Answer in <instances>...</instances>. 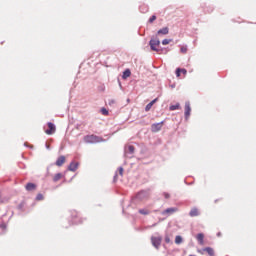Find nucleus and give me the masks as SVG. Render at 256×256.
Here are the masks:
<instances>
[{"mask_svg":"<svg viewBox=\"0 0 256 256\" xmlns=\"http://www.w3.org/2000/svg\"><path fill=\"white\" fill-rule=\"evenodd\" d=\"M161 45V41L157 36L151 38L149 41V46L151 51H156V53H159L161 55L162 53H167V50L165 48H158Z\"/></svg>","mask_w":256,"mask_h":256,"instance_id":"obj_1","label":"nucleus"},{"mask_svg":"<svg viewBox=\"0 0 256 256\" xmlns=\"http://www.w3.org/2000/svg\"><path fill=\"white\" fill-rule=\"evenodd\" d=\"M85 143H102L103 138L96 136V135H87L84 137Z\"/></svg>","mask_w":256,"mask_h":256,"instance_id":"obj_2","label":"nucleus"},{"mask_svg":"<svg viewBox=\"0 0 256 256\" xmlns=\"http://www.w3.org/2000/svg\"><path fill=\"white\" fill-rule=\"evenodd\" d=\"M163 241V237L158 236H152L151 237V243L153 245V247H155V249H159V247H161V242Z\"/></svg>","mask_w":256,"mask_h":256,"instance_id":"obj_3","label":"nucleus"},{"mask_svg":"<svg viewBox=\"0 0 256 256\" xmlns=\"http://www.w3.org/2000/svg\"><path fill=\"white\" fill-rule=\"evenodd\" d=\"M163 123L164 121H161L159 123H154L151 125V131L152 133H159V131L162 129L163 127Z\"/></svg>","mask_w":256,"mask_h":256,"instance_id":"obj_4","label":"nucleus"},{"mask_svg":"<svg viewBox=\"0 0 256 256\" xmlns=\"http://www.w3.org/2000/svg\"><path fill=\"white\" fill-rule=\"evenodd\" d=\"M185 119H189V117L191 116V103L189 102H185Z\"/></svg>","mask_w":256,"mask_h":256,"instance_id":"obj_5","label":"nucleus"},{"mask_svg":"<svg viewBox=\"0 0 256 256\" xmlns=\"http://www.w3.org/2000/svg\"><path fill=\"white\" fill-rule=\"evenodd\" d=\"M55 131H56L55 124H53V122H48V130H46L45 133L47 135H53Z\"/></svg>","mask_w":256,"mask_h":256,"instance_id":"obj_6","label":"nucleus"},{"mask_svg":"<svg viewBox=\"0 0 256 256\" xmlns=\"http://www.w3.org/2000/svg\"><path fill=\"white\" fill-rule=\"evenodd\" d=\"M173 213H177V208H175V207H170V208L165 209V210L162 212V215H173Z\"/></svg>","mask_w":256,"mask_h":256,"instance_id":"obj_7","label":"nucleus"},{"mask_svg":"<svg viewBox=\"0 0 256 256\" xmlns=\"http://www.w3.org/2000/svg\"><path fill=\"white\" fill-rule=\"evenodd\" d=\"M124 153H125V155H127L128 153L130 155H133V153H135V146H133V145L126 146L124 148Z\"/></svg>","mask_w":256,"mask_h":256,"instance_id":"obj_8","label":"nucleus"},{"mask_svg":"<svg viewBox=\"0 0 256 256\" xmlns=\"http://www.w3.org/2000/svg\"><path fill=\"white\" fill-rule=\"evenodd\" d=\"M79 168V162H71L68 166V171L75 172Z\"/></svg>","mask_w":256,"mask_h":256,"instance_id":"obj_9","label":"nucleus"},{"mask_svg":"<svg viewBox=\"0 0 256 256\" xmlns=\"http://www.w3.org/2000/svg\"><path fill=\"white\" fill-rule=\"evenodd\" d=\"M148 193L145 190H141L140 192L137 193L136 199H139L140 201L145 199L147 197Z\"/></svg>","mask_w":256,"mask_h":256,"instance_id":"obj_10","label":"nucleus"},{"mask_svg":"<svg viewBox=\"0 0 256 256\" xmlns=\"http://www.w3.org/2000/svg\"><path fill=\"white\" fill-rule=\"evenodd\" d=\"M26 191H35L37 189V185L35 183H27L25 186Z\"/></svg>","mask_w":256,"mask_h":256,"instance_id":"obj_11","label":"nucleus"},{"mask_svg":"<svg viewBox=\"0 0 256 256\" xmlns=\"http://www.w3.org/2000/svg\"><path fill=\"white\" fill-rule=\"evenodd\" d=\"M63 163H65V156H59L55 162V165H57V167H62Z\"/></svg>","mask_w":256,"mask_h":256,"instance_id":"obj_12","label":"nucleus"},{"mask_svg":"<svg viewBox=\"0 0 256 256\" xmlns=\"http://www.w3.org/2000/svg\"><path fill=\"white\" fill-rule=\"evenodd\" d=\"M157 35H169V28L164 27V28L158 30Z\"/></svg>","mask_w":256,"mask_h":256,"instance_id":"obj_13","label":"nucleus"},{"mask_svg":"<svg viewBox=\"0 0 256 256\" xmlns=\"http://www.w3.org/2000/svg\"><path fill=\"white\" fill-rule=\"evenodd\" d=\"M202 251H205L206 253H208L209 256L215 255V250H213V248H211V247H206V248L202 249Z\"/></svg>","mask_w":256,"mask_h":256,"instance_id":"obj_14","label":"nucleus"},{"mask_svg":"<svg viewBox=\"0 0 256 256\" xmlns=\"http://www.w3.org/2000/svg\"><path fill=\"white\" fill-rule=\"evenodd\" d=\"M190 217H198L199 215V210L197 208H192L191 211L189 212Z\"/></svg>","mask_w":256,"mask_h":256,"instance_id":"obj_15","label":"nucleus"},{"mask_svg":"<svg viewBox=\"0 0 256 256\" xmlns=\"http://www.w3.org/2000/svg\"><path fill=\"white\" fill-rule=\"evenodd\" d=\"M196 239L200 243V245H203V239H205V235L203 233H199L197 234Z\"/></svg>","mask_w":256,"mask_h":256,"instance_id":"obj_16","label":"nucleus"},{"mask_svg":"<svg viewBox=\"0 0 256 256\" xmlns=\"http://www.w3.org/2000/svg\"><path fill=\"white\" fill-rule=\"evenodd\" d=\"M127 77H131V70L126 69L122 74V79H127Z\"/></svg>","mask_w":256,"mask_h":256,"instance_id":"obj_17","label":"nucleus"},{"mask_svg":"<svg viewBox=\"0 0 256 256\" xmlns=\"http://www.w3.org/2000/svg\"><path fill=\"white\" fill-rule=\"evenodd\" d=\"M177 109H181V105L179 103H176L175 105H171L169 107L170 111H177Z\"/></svg>","mask_w":256,"mask_h":256,"instance_id":"obj_18","label":"nucleus"},{"mask_svg":"<svg viewBox=\"0 0 256 256\" xmlns=\"http://www.w3.org/2000/svg\"><path fill=\"white\" fill-rule=\"evenodd\" d=\"M62 177H63L62 173H57L56 175H54L53 177L54 183H57V181H59Z\"/></svg>","mask_w":256,"mask_h":256,"instance_id":"obj_19","label":"nucleus"},{"mask_svg":"<svg viewBox=\"0 0 256 256\" xmlns=\"http://www.w3.org/2000/svg\"><path fill=\"white\" fill-rule=\"evenodd\" d=\"M175 243H176V245H181V243H183V237H181V236H176L175 237Z\"/></svg>","mask_w":256,"mask_h":256,"instance_id":"obj_20","label":"nucleus"},{"mask_svg":"<svg viewBox=\"0 0 256 256\" xmlns=\"http://www.w3.org/2000/svg\"><path fill=\"white\" fill-rule=\"evenodd\" d=\"M138 213H140V215H149L151 212L147 209H139Z\"/></svg>","mask_w":256,"mask_h":256,"instance_id":"obj_21","label":"nucleus"},{"mask_svg":"<svg viewBox=\"0 0 256 256\" xmlns=\"http://www.w3.org/2000/svg\"><path fill=\"white\" fill-rule=\"evenodd\" d=\"M147 11H149V8H147L146 6H140L141 13H147Z\"/></svg>","mask_w":256,"mask_h":256,"instance_id":"obj_22","label":"nucleus"},{"mask_svg":"<svg viewBox=\"0 0 256 256\" xmlns=\"http://www.w3.org/2000/svg\"><path fill=\"white\" fill-rule=\"evenodd\" d=\"M80 223H83V221L82 220L77 221V219L72 218V225H79Z\"/></svg>","mask_w":256,"mask_h":256,"instance_id":"obj_23","label":"nucleus"},{"mask_svg":"<svg viewBox=\"0 0 256 256\" xmlns=\"http://www.w3.org/2000/svg\"><path fill=\"white\" fill-rule=\"evenodd\" d=\"M171 43V39L162 40V45H169Z\"/></svg>","mask_w":256,"mask_h":256,"instance_id":"obj_24","label":"nucleus"},{"mask_svg":"<svg viewBox=\"0 0 256 256\" xmlns=\"http://www.w3.org/2000/svg\"><path fill=\"white\" fill-rule=\"evenodd\" d=\"M151 107H153V103H148L145 107V111H151Z\"/></svg>","mask_w":256,"mask_h":256,"instance_id":"obj_25","label":"nucleus"},{"mask_svg":"<svg viewBox=\"0 0 256 256\" xmlns=\"http://www.w3.org/2000/svg\"><path fill=\"white\" fill-rule=\"evenodd\" d=\"M157 19V16L155 15H152L149 20H148V23H153V21H155Z\"/></svg>","mask_w":256,"mask_h":256,"instance_id":"obj_26","label":"nucleus"},{"mask_svg":"<svg viewBox=\"0 0 256 256\" xmlns=\"http://www.w3.org/2000/svg\"><path fill=\"white\" fill-rule=\"evenodd\" d=\"M36 201H43V194H37Z\"/></svg>","mask_w":256,"mask_h":256,"instance_id":"obj_27","label":"nucleus"},{"mask_svg":"<svg viewBox=\"0 0 256 256\" xmlns=\"http://www.w3.org/2000/svg\"><path fill=\"white\" fill-rule=\"evenodd\" d=\"M176 77H181V68L176 69Z\"/></svg>","mask_w":256,"mask_h":256,"instance_id":"obj_28","label":"nucleus"},{"mask_svg":"<svg viewBox=\"0 0 256 256\" xmlns=\"http://www.w3.org/2000/svg\"><path fill=\"white\" fill-rule=\"evenodd\" d=\"M0 229H3V230L7 229V224H5V222H2L0 224Z\"/></svg>","mask_w":256,"mask_h":256,"instance_id":"obj_29","label":"nucleus"},{"mask_svg":"<svg viewBox=\"0 0 256 256\" xmlns=\"http://www.w3.org/2000/svg\"><path fill=\"white\" fill-rule=\"evenodd\" d=\"M101 111H102V115H109V111H107V109L102 108Z\"/></svg>","mask_w":256,"mask_h":256,"instance_id":"obj_30","label":"nucleus"},{"mask_svg":"<svg viewBox=\"0 0 256 256\" xmlns=\"http://www.w3.org/2000/svg\"><path fill=\"white\" fill-rule=\"evenodd\" d=\"M180 73H183V75H187V69L180 68Z\"/></svg>","mask_w":256,"mask_h":256,"instance_id":"obj_31","label":"nucleus"},{"mask_svg":"<svg viewBox=\"0 0 256 256\" xmlns=\"http://www.w3.org/2000/svg\"><path fill=\"white\" fill-rule=\"evenodd\" d=\"M165 243H171V238H169V235L165 236Z\"/></svg>","mask_w":256,"mask_h":256,"instance_id":"obj_32","label":"nucleus"},{"mask_svg":"<svg viewBox=\"0 0 256 256\" xmlns=\"http://www.w3.org/2000/svg\"><path fill=\"white\" fill-rule=\"evenodd\" d=\"M163 195H164L165 199H169V197H171V195H169V193H167V192H164Z\"/></svg>","mask_w":256,"mask_h":256,"instance_id":"obj_33","label":"nucleus"},{"mask_svg":"<svg viewBox=\"0 0 256 256\" xmlns=\"http://www.w3.org/2000/svg\"><path fill=\"white\" fill-rule=\"evenodd\" d=\"M118 171H119V175H123V167L120 166V167L118 168Z\"/></svg>","mask_w":256,"mask_h":256,"instance_id":"obj_34","label":"nucleus"},{"mask_svg":"<svg viewBox=\"0 0 256 256\" xmlns=\"http://www.w3.org/2000/svg\"><path fill=\"white\" fill-rule=\"evenodd\" d=\"M151 227H157V223H154L151 226H147L146 229H151Z\"/></svg>","mask_w":256,"mask_h":256,"instance_id":"obj_35","label":"nucleus"},{"mask_svg":"<svg viewBox=\"0 0 256 256\" xmlns=\"http://www.w3.org/2000/svg\"><path fill=\"white\" fill-rule=\"evenodd\" d=\"M181 53H187V48L182 47V48H181Z\"/></svg>","mask_w":256,"mask_h":256,"instance_id":"obj_36","label":"nucleus"},{"mask_svg":"<svg viewBox=\"0 0 256 256\" xmlns=\"http://www.w3.org/2000/svg\"><path fill=\"white\" fill-rule=\"evenodd\" d=\"M158 99L155 98L154 100H152L150 103H152V106L155 105V103H157Z\"/></svg>","mask_w":256,"mask_h":256,"instance_id":"obj_37","label":"nucleus"},{"mask_svg":"<svg viewBox=\"0 0 256 256\" xmlns=\"http://www.w3.org/2000/svg\"><path fill=\"white\" fill-rule=\"evenodd\" d=\"M113 181L114 183L117 181V173L114 175Z\"/></svg>","mask_w":256,"mask_h":256,"instance_id":"obj_38","label":"nucleus"},{"mask_svg":"<svg viewBox=\"0 0 256 256\" xmlns=\"http://www.w3.org/2000/svg\"><path fill=\"white\" fill-rule=\"evenodd\" d=\"M46 149H51V147L48 145V144H46Z\"/></svg>","mask_w":256,"mask_h":256,"instance_id":"obj_39","label":"nucleus"},{"mask_svg":"<svg viewBox=\"0 0 256 256\" xmlns=\"http://www.w3.org/2000/svg\"><path fill=\"white\" fill-rule=\"evenodd\" d=\"M73 216H74V217H77V212H73Z\"/></svg>","mask_w":256,"mask_h":256,"instance_id":"obj_40","label":"nucleus"},{"mask_svg":"<svg viewBox=\"0 0 256 256\" xmlns=\"http://www.w3.org/2000/svg\"><path fill=\"white\" fill-rule=\"evenodd\" d=\"M217 237H221V232H218V233H217Z\"/></svg>","mask_w":256,"mask_h":256,"instance_id":"obj_41","label":"nucleus"},{"mask_svg":"<svg viewBox=\"0 0 256 256\" xmlns=\"http://www.w3.org/2000/svg\"><path fill=\"white\" fill-rule=\"evenodd\" d=\"M205 251H203V250H198V253H204Z\"/></svg>","mask_w":256,"mask_h":256,"instance_id":"obj_42","label":"nucleus"}]
</instances>
